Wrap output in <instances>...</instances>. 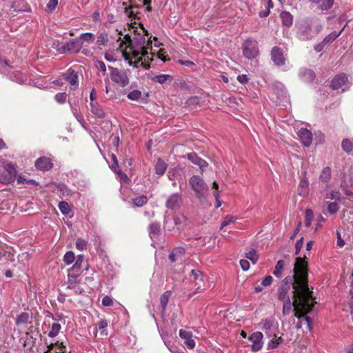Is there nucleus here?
<instances>
[{
  "label": "nucleus",
  "mask_w": 353,
  "mask_h": 353,
  "mask_svg": "<svg viewBox=\"0 0 353 353\" xmlns=\"http://www.w3.org/2000/svg\"><path fill=\"white\" fill-rule=\"evenodd\" d=\"M141 97V92L139 90H134L128 94V98L132 101H137Z\"/></svg>",
  "instance_id": "obj_49"
},
{
  "label": "nucleus",
  "mask_w": 353,
  "mask_h": 353,
  "mask_svg": "<svg viewBox=\"0 0 353 353\" xmlns=\"http://www.w3.org/2000/svg\"><path fill=\"white\" fill-rule=\"evenodd\" d=\"M181 199V195L179 193L172 194L167 200L166 207L171 210L179 208Z\"/></svg>",
  "instance_id": "obj_19"
},
{
  "label": "nucleus",
  "mask_w": 353,
  "mask_h": 353,
  "mask_svg": "<svg viewBox=\"0 0 353 353\" xmlns=\"http://www.w3.org/2000/svg\"><path fill=\"white\" fill-rule=\"evenodd\" d=\"M167 169V164L161 159H158L154 170L155 173L159 176H162Z\"/></svg>",
  "instance_id": "obj_33"
},
{
  "label": "nucleus",
  "mask_w": 353,
  "mask_h": 353,
  "mask_svg": "<svg viewBox=\"0 0 353 353\" xmlns=\"http://www.w3.org/2000/svg\"><path fill=\"white\" fill-rule=\"evenodd\" d=\"M110 79L114 83L121 87H125L129 83V78L125 71H121L117 68L108 66Z\"/></svg>",
  "instance_id": "obj_4"
},
{
  "label": "nucleus",
  "mask_w": 353,
  "mask_h": 353,
  "mask_svg": "<svg viewBox=\"0 0 353 353\" xmlns=\"http://www.w3.org/2000/svg\"><path fill=\"white\" fill-rule=\"evenodd\" d=\"M61 327L59 323H53L48 333V336L51 338L57 336L60 332Z\"/></svg>",
  "instance_id": "obj_44"
},
{
  "label": "nucleus",
  "mask_w": 353,
  "mask_h": 353,
  "mask_svg": "<svg viewBox=\"0 0 353 353\" xmlns=\"http://www.w3.org/2000/svg\"><path fill=\"white\" fill-rule=\"evenodd\" d=\"M299 77L303 81L310 82L314 79L315 74L310 69L303 68L300 70Z\"/></svg>",
  "instance_id": "obj_24"
},
{
  "label": "nucleus",
  "mask_w": 353,
  "mask_h": 353,
  "mask_svg": "<svg viewBox=\"0 0 353 353\" xmlns=\"http://www.w3.org/2000/svg\"><path fill=\"white\" fill-rule=\"evenodd\" d=\"M305 258L297 257L293 269V275L286 276L281 282L278 288V299L281 301L290 300L289 292L292 288L293 307L294 316L299 319H302L312 330V320L305 315L313 307L312 292L308 287L307 263Z\"/></svg>",
  "instance_id": "obj_1"
},
{
  "label": "nucleus",
  "mask_w": 353,
  "mask_h": 353,
  "mask_svg": "<svg viewBox=\"0 0 353 353\" xmlns=\"http://www.w3.org/2000/svg\"><path fill=\"white\" fill-rule=\"evenodd\" d=\"M305 225L306 227L308 228L310 226L312 221L313 219V216H314L313 212L310 209H307L305 212Z\"/></svg>",
  "instance_id": "obj_50"
},
{
  "label": "nucleus",
  "mask_w": 353,
  "mask_h": 353,
  "mask_svg": "<svg viewBox=\"0 0 353 353\" xmlns=\"http://www.w3.org/2000/svg\"><path fill=\"white\" fill-rule=\"evenodd\" d=\"M172 79L173 78L171 75L167 74H159V75L155 76L153 78V80L155 82H158L160 84H163L167 82L170 83L172 81Z\"/></svg>",
  "instance_id": "obj_35"
},
{
  "label": "nucleus",
  "mask_w": 353,
  "mask_h": 353,
  "mask_svg": "<svg viewBox=\"0 0 353 353\" xmlns=\"http://www.w3.org/2000/svg\"><path fill=\"white\" fill-rule=\"evenodd\" d=\"M59 208L63 214H68L70 212V205L66 201L59 202Z\"/></svg>",
  "instance_id": "obj_51"
},
{
  "label": "nucleus",
  "mask_w": 353,
  "mask_h": 353,
  "mask_svg": "<svg viewBox=\"0 0 353 353\" xmlns=\"http://www.w3.org/2000/svg\"><path fill=\"white\" fill-rule=\"evenodd\" d=\"M171 295L170 291L165 292L160 298V303L162 306L163 310L165 309V307L169 301L170 297Z\"/></svg>",
  "instance_id": "obj_42"
},
{
  "label": "nucleus",
  "mask_w": 353,
  "mask_h": 353,
  "mask_svg": "<svg viewBox=\"0 0 353 353\" xmlns=\"http://www.w3.org/2000/svg\"><path fill=\"white\" fill-rule=\"evenodd\" d=\"M115 173H117L120 176L121 180L123 181L127 182L129 180L128 176L124 172H123L121 169L115 170Z\"/></svg>",
  "instance_id": "obj_63"
},
{
  "label": "nucleus",
  "mask_w": 353,
  "mask_h": 353,
  "mask_svg": "<svg viewBox=\"0 0 353 353\" xmlns=\"http://www.w3.org/2000/svg\"><path fill=\"white\" fill-rule=\"evenodd\" d=\"M107 327H108V323H107L106 320H101L97 323V329L101 331V334L103 336L108 335V332L106 330Z\"/></svg>",
  "instance_id": "obj_47"
},
{
  "label": "nucleus",
  "mask_w": 353,
  "mask_h": 353,
  "mask_svg": "<svg viewBox=\"0 0 353 353\" xmlns=\"http://www.w3.org/2000/svg\"><path fill=\"white\" fill-rule=\"evenodd\" d=\"M344 28L345 26L338 32L336 31H333L331 33H330L327 36H326L324 38L323 42L325 43L326 45L332 43L341 34V32L344 30Z\"/></svg>",
  "instance_id": "obj_37"
},
{
  "label": "nucleus",
  "mask_w": 353,
  "mask_h": 353,
  "mask_svg": "<svg viewBox=\"0 0 353 353\" xmlns=\"http://www.w3.org/2000/svg\"><path fill=\"white\" fill-rule=\"evenodd\" d=\"M280 16L284 26H290L292 25L293 17L289 12H282Z\"/></svg>",
  "instance_id": "obj_34"
},
{
  "label": "nucleus",
  "mask_w": 353,
  "mask_h": 353,
  "mask_svg": "<svg viewBox=\"0 0 353 353\" xmlns=\"http://www.w3.org/2000/svg\"><path fill=\"white\" fill-rule=\"evenodd\" d=\"M96 68L103 72V73H105L106 72V65L105 64V63L102 61H96Z\"/></svg>",
  "instance_id": "obj_61"
},
{
  "label": "nucleus",
  "mask_w": 353,
  "mask_h": 353,
  "mask_svg": "<svg viewBox=\"0 0 353 353\" xmlns=\"http://www.w3.org/2000/svg\"><path fill=\"white\" fill-rule=\"evenodd\" d=\"M81 46L84 45L85 43L88 44L92 43L94 42L95 39V36L94 34L90 32H86L81 34L79 37H77Z\"/></svg>",
  "instance_id": "obj_30"
},
{
  "label": "nucleus",
  "mask_w": 353,
  "mask_h": 353,
  "mask_svg": "<svg viewBox=\"0 0 353 353\" xmlns=\"http://www.w3.org/2000/svg\"><path fill=\"white\" fill-rule=\"evenodd\" d=\"M87 241L83 239H77L76 241V247L80 250L83 251L87 249Z\"/></svg>",
  "instance_id": "obj_55"
},
{
  "label": "nucleus",
  "mask_w": 353,
  "mask_h": 353,
  "mask_svg": "<svg viewBox=\"0 0 353 353\" xmlns=\"http://www.w3.org/2000/svg\"><path fill=\"white\" fill-rule=\"evenodd\" d=\"M35 167L40 170H49L52 166L53 163L51 160L46 157H41L35 161Z\"/></svg>",
  "instance_id": "obj_16"
},
{
  "label": "nucleus",
  "mask_w": 353,
  "mask_h": 353,
  "mask_svg": "<svg viewBox=\"0 0 353 353\" xmlns=\"http://www.w3.org/2000/svg\"><path fill=\"white\" fill-rule=\"evenodd\" d=\"M312 32V25L308 22H303L299 27L298 33L303 40H308L312 37H307Z\"/></svg>",
  "instance_id": "obj_17"
},
{
  "label": "nucleus",
  "mask_w": 353,
  "mask_h": 353,
  "mask_svg": "<svg viewBox=\"0 0 353 353\" xmlns=\"http://www.w3.org/2000/svg\"><path fill=\"white\" fill-rule=\"evenodd\" d=\"M341 146L346 153L350 154L353 150V142L348 139H344L342 141Z\"/></svg>",
  "instance_id": "obj_39"
},
{
  "label": "nucleus",
  "mask_w": 353,
  "mask_h": 353,
  "mask_svg": "<svg viewBox=\"0 0 353 353\" xmlns=\"http://www.w3.org/2000/svg\"><path fill=\"white\" fill-rule=\"evenodd\" d=\"M325 205H326V212L325 210H323V212L324 213V214H326L327 212L329 213L330 214H334L337 213V212L339 210V206L336 201L326 202Z\"/></svg>",
  "instance_id": "obj_32"
},
{
  "label": "nucleus",
  "mask_w": 353,
  "mask_h": 353,
  "mask_svg": "<svg viewBox=\"0 0 353 353\" xmlns=\"http://www.w3.org/2000/svg\"><path fill=\"white\" fill-rule=\"evenodd\" d=\"M132 201L134 206L142 207L148 202V198L146 196L141 195L133 199Z\"/></svg>",
  "instance_id": "obj_40"
},
{
  "label": "nucleus",
  "mask_w": 353,
  "mask_h": 353,
  "mask_svg": "<svg viewBox=\"0 0 353 353\" xmlns=\"http://www.w3.org/2000/svg\"><path fill=\"white\" fill-rule=\"evenodd\" d=\"M194 164H195L199 167V168L201 169V173L203 172V168L208 165V163H207V161L204 159H202L201 157H199L198 160H196Z\"/></svg>",
  "instance_id": "obj_56"
},
{
  "label": "nucleus",
  "mask_w": 353,
  "mask_h": 353,
  "mask_svg": "<svg viewBox=\"0 0 353 353\" xmlns=\"http://www.w3.org/2000/svg\"><path fill=\"white\" fill-rule=\"evenodd\" d=\"M298 194L302 197H306L309 194V182L306 179H302L298 188Z\"/></svg>",
  "instance_id": "obj_25"
},
{
  "label": "nucleus",
  "mask_w": 353,
  "mask_h": 353,
  "mask_svg": "<svg viewBox=\"0 0 353 353\" xmlns=\"http://www.w3.org/2000/svg\"><path fill=\"white\" fill-rule=\"evenodd\" d=\"M236 219V217L233 216H226L221 224L220 229L221 230L223 227L234 223Z\"/></svg>",
  "instance_id": "obj_54"
},
{
  "label": "nucleus",
  "mask_w": 353,
  "mask_h": 353,
  "mask_svg": "<svg viewBox=\"0 0 353 353\" xmlns=\"http://www.w3.org/2000/svg\"><path fill=\"white\" fill-rule=\"evenodd\" d=\"M272 88L279 98H283L285 96V89L284 85L279 81H274L272 83Z\"/></svg>",
  "instance_id": "obj_27"
},
{
  "label": "nucleus",
  "mask_w": 353,
  "mask_h": 353,
  "mask_svg": "<svg viewBox=\"0 0 353 353\" xmlns=\"http://www.w3.org/2000/svg\"><path fill=\"white\" fill-rule=\"evenodd\" d=\"M132 59L128 60L130 65H132L134 68L143 67L145 69H149L150 68L149 62L153 60L152 57H150L148 52L145 56L140 55L135 58V61H134Z\"/></svg>",
  "instance_id": "obj_9"
},
{
  "label": "nucleus",
  "mask_w": 353,
  "mask_h": 353,
  "mask_svg": "<svg viewBox=\"0 0 353 353\" xmlns=\"http://www.w3.org/2000/svg\"><path fill=\"white\" fill-rule=\"evenodd\" d=\"M342 190L347 196H350L352 194V192L348 189V184L345 181V180H342L340 185Z\"/></svg>",
  "instance_id": "obj_59"
},
{
  "label": "nucleus",
  "mask_w": 353,
  "mask_h": 353,
  "mask_svg": "<svg viewBox=\"0 0 353 353\" xmlns=\"http://www.w3.org/2000/svg\"><path fill=\"white\" fill-rule=\"evenodd\" d=\"M332 171L330 167H325L323 168L321 173L319 176L321 181L325 183L327 187L330 185L327 184L331 179Z\"/></svg>",
  "instance_id": "obj_31"
},
{
  "label": "nucleus",
  "mask_w": 353,
  "mask_h": 353,
  "mask_svg": "<svg viewBox=\"0 0 353 353\" xmlns=\"http://www.w3.org/2000/svg\"><path fill=\"white\" fill-rule=\"evenodd\" d=\"M102 304L104 306H111L113 305V301L110 296H105L102 299Z\"/></svg>",
  "instance_id": "obj_62"
},
{
  "label": "nucleus",
  "mask_w": 353,
  "mask_h": 353,
  "mask_svg": "<svg viewBox=\"0 0 353 353\" xmlns=\"http://www.w3.org/2000/svg\"><path fill=\"white\" fill-rule=\"evenodd\" d=\"M316 4L317 7L321 10H327L331 8L334 4V0H310Z\"/></svg>",
  "instance_id": "obj_28"
},
{
  "label": "nucleus",
  "mask_w": 353,
  "mask_h": 353,
  "mask_svg": "<svg viewBox=\"0 0 353 353\" xmlns=\"http://www.w3.org/2000/svg\"><path fill=\"white\" fill-rule=\"evenodd\" d=\"M79 276L73 274V273L68 274V288L72 290L76 294H81L84 290L79 285Z\"/></svg>",
  "instance_id": "obj_11"
},
{
  "label": "nucleus",
  "mask_w": 353,
  "mask_h": 353,
  "mask_svg": "<svg viewBox=\"0 0 353 353\" xmlns=\"http://www.w3.org/2000/svg\"><path fill=\"white\" fill-rule=\"evenodd\" d=\"M297 134L303 144L305 147H309L311 145L312 141V134L309 130L301 128L298 131Z\"/></svg>",
  "instance_id": "obj_15"
},
{
  "label": "nucleus",
  "mask_w": 353,
  "mask_h": 353,
  "mask_svg": "<svg viewBox=\"0 0 353 353\" xmlns=\"http://www.w3.org/2000/svg\"><path fill=\"white\" fill-rule=\"evenodd\" d=\"M283 302V310L282 313L283 315L289 314L292 310V306H293V301L292 302L291 300L286 301H282Z\"/></svg>",
  "instance_id": "obj_48"
},
{
  "label": "nucleus",
  "mask_w": 353,
  "mask_h": 353,
  "mask_svg": "<svg viewBox=\"0 0 353 353\" xmlns=\"http://www.w3.org/2000/svg\"><path fill=\"white\" fill-rule=\"evenodd\" d=\"M325 198L331 200L335 199L339 201L341 200L340 192L339 190H332L330 194L326 195Z\"/></svg>",
  "instance_id": "obj_53"
},
{
  "label": "nucleus",
  "mask_w": 353,
  "mask_h": 353,
  "mask_svg": "<svg viewBox=\"0 0 353 353\" xmlns=\"http://www.w3.org/2000/svg\"><path fill=\"white\" fill-rule=\"evenodd\" d=\"M284 261L283 260H279L277 261L274 270L273 271V274L277 277L281 278L282 275V272L284 268Z\"/></svg>",
  "instance_id": "obj_38"
},
{
  "label": "nucleus",
  "mask_w": 353,
  "mask_h": 353,
  "mask_svg": "<svg viewBox=\"0 0 353 353\" xmlns=\"http://www.w3.org/2000/svg\"><path fill=\"white\" fill-rule=\"evenodd\" d=\"M260 327L268 337L275 336L279 332V323L273 318L262 320L260 323Z\"/></svg>",
  "instance_id": "obj_5"
},
{
  "label": "nucleus",
  "mask_w": 353,
  "mask_h": 353,
  "mask_svg": "<svg viewBox=\"0 0 353 353\" xmlns=\"http://www.w3.org/2000/svg\"><path fill=\"white\" fill-rule=\"evenodd\" d=\"M272 60L277 65H283L285 63V59L283 52L279 47H274L271 52Z\"/></svg>",
  "instance_id": "obj_12"
},
{
  "label": "nucleus",
  "mask_w": 353,
  "mask_h": 353,
  "mask_svg": "<svg viewBox=\"0 0 353 353\" xmlns=\"http://www.w3.org/2000/svg\"><path fill=\"white\" fill-rule=\"evenodd\" d=\"M56 187L58 190V191L63 196H70L71 192L68 189V188L63 183H58L56 185Z\"/></svg>",
  "instance_id": "obj_45"
},
{
  "label": "nucleus",
  "mask_w": 353,
  "mask_h": 353,
  "mask_svg": "<svg viewBox=\"0 0 353 353\" xmlns=\"http://www.w3.org/2000/svg\"><path fill=\"white\" fill-rule=\"evenodd\" d=\"M351 83L348 81V77L344 73L336 75L331 81V87L334 90L342 89V92L345 90L346 88L350 87Z\"/></svg>",
  "instance_id": "obj_8"
},
{
  "label": "nucleus",
  "mask_w": 353,
  "mask_h": 353,
  "mask_svg": "<svg viewBox=\"0 0 353 353\" xmlns=\"http://www.w3.org/2000/svg\"><path fill=\"white\" fill-rule=\"evenodd\" d=\"M304 239L303 237L299 239L295 244V254L298 255L303 248Z\"/></svg>",
  "instance_id": "obj_60"
},
{
  "label": "nucleus",
  "mask_w": 353,
  "mask_h": 353,
  "mask_svg": "<svg viewBox=\"0 0 353 353\" xmlns=\"http://www.w3.org/2000/svg\"><path fill=\"white\" fill-rule=\"evenodd\" d=\"M55 100L60 103H63L66 101L67 94L65 92H60L55 95Z\"/></svg>",
  "instance_id": "obj_58"
},
{
  "label": "nucleus",
  "mask_w": 353,
  "mask_h": 353,
  "mask_svg": "<svg viewBox=\"0 0 353 353\" xmlns=\"http://www.w3.org/2000/svg\"><path fill=\"white\" fill-rule=\"evenodd\" d=\"M245 256L248 259L250 260L253 263H255L259 259V256L255 250H252L248 252L245 253Z\"/></svg>",
  "instance_id": "obj_52"
},
{
  "label": "nucleus",
  "mask_w": 353,
  "mask_h": 353,
  "mask_svg": "<svg viewBox=\"0 0 353 353\" xmlns=\"http://www.w3.org/2000/svg\"><path fill=\"white\" fill-rule=\"evenodd\" d=\"M272 280L273 279L272 276H267L262 281L261 285L265 287L269 286L271 285Z\"/></svg>",
  "instance_id": "obj_64"
},
{
  "label": "nucleus",
  "mask_w": 353,
  "mask_h": 353,
  "mask_svg": "<svg viewBox=\"0 0 353 353\" xmlns=\"http://www.w3.org/2000/svg\"><path fill=\"white\" fill-rule=\"evenodd\" d=\"M179 334L189 349H193L195 347V341L192 339L193 335L191 332L181 329Z\"/></svg>",
  "instance_id": "obj_13"
},
{
  "label": "nucleus",
  "mask_w": 353,
  "mask_h": 353,
  "mask_svg": "<svg viewBox=\"0 0 353 353\" xmlns=\"http://www.w3.org/2000/svg\"><path fill=\"white\" fill-rule=\"evenodd\" d=\"M57 5H58V0H49L46 5L48 11H49V12L54 11L55 10L56 7L57 6Z\"/></svg>",
  "instance_id": "obj_57"
},
{
  "label": "nucleus",
  "mask_w": 353,
  "mask_h": 353,
  "mask_svg": "<svg viewBox=\"0 0 353 353\" xmlns=\"http://www.w3.org/2000/svg\"><path fill=\"white\" fill-rule=\"evenodd\" d=\"M65 346L63 343H50L47 345V349L43 352L44 353H65L64 349Z\"/></svg>",
  "instance_id": "obj_23"
},
{
  "label": "nucleus",
  "mask_w": 353,
  "mask_h": 353,
  "mask_svg": "<svg viewBox=\"0 0 353 353\" xmlns=\"http://www.w3.org/2000/svg\"><path fill=\"white\" fill-rule=\"evenodd\" d=\"M64 79L71 85L77 87L79 85L78 72L74 68H69L63 74Z\"/></svg>",
  "instance_id": "obj_14"
},
{
  "label": "nucleus",
  "mask_w": 353,
  "mask_h": 353,
  "mask_svg": "<svg viewBox=\"0 0 353 353\" xmlns=\"http://www.w3.org/2000/svg\"><path fill=\"white\" fill-rule=\"evenodd\" d=\"M142 33L134 34V36L130 39L129 52H123V57L125 60L135 59L140 55H147V50L152 48V41L148 39L146 41L145 32L144 28H141Z\"/></svg>",
  "instance_id": "obj_2"
},
{
  "label": "nucleus",
  "mask_w": 353,
  "mask_h": 353,
  "mask_svg": "<svg viewBox=\"0 0 353 353\" xmlns=\"http://www.w3.org/2000/svg\"><path fill=\"white\" fill-rule=\"evenodd\" d=\"M76 259L77 257H75L74 253L72 251L67 252L63 256V261L67 265L72 263Z\"/></svg>",
  "instance_id": "obj_43"
},
{
  "label": "nucleus",
  "mask_w": 353,
  "mask_h": 353,
  "mask_svg": "<svg viewBox=\"0 0 353 353\" xmlns=\"http://www.w3.org/2000/svg\"><path fill=\"white\" fill-rule=\"evenodd\" d=\"M84 261V256L80 254L77 256V259L74 261V265L68 270V273H73V274H77V276H80L81 272V269L83 266V263Z\"/></svg>",
  "instance_id": "obj_20"
},
{
  "label": "nucleus",
  "mask_w": 353,
  "mask_h": 353,
  "mask_svg": "<svg viewBox=\"0 0 353 353\" xmlns=\"http://www.w3.org/2000/svg\"><path fill=\"white\" fill-rule=\"evenodd\" d=\"M191 274L194 277V282L196 290H202L204 287L203 285V276L201 272L199 270H192Z\"/></svg>",
  "instance_id": "obj_21"
},
{
  "label": "nucleus",
  "mask_w": 353,
  "mask_h": 353,
  "mask_svg": "<svg viewBox=\"0 0 353 353\" xmlns=\"http://www.w3.org/2000/svg\"><path fill=\"white\" fill-rule=\"evenodd\" d=\"M189 184L194 191L196 196L201 201H204L207 199L209 187L205 181L199 175H193L189 179Z\"/></svg>",
  "instance_id": "obj_3"
},
{
  "label": "nucleus",
  "mask_w": 353,
  "mask_h": 353,
  "mask_svg": "<svg viewBox=\"0 0 353 353\" xmlns=\"http://www.w3.org/2000/svg\"><path fill=\"white\" fill-rule=\"evenodd\" d=\"M6 172V177L3 183H11L15 180L17 176V170L12 163H7L5 165Z\"/></svg>",
  "instance_id": "obj_18"
},
{
  "label": "nucleus",
  "mask_w": 353,
  "mask_h": 353,
  "mask_svg": "<svg viewBox=\"0 0 353 353\" xmlns=\"http://www.w3.org/2000/svg\"><path fill=\"white\" fill-rule=\"evenodd\" d=\"M272 339L269 341L268 344V349L276 348L279 344L282 343L283 339L281 336L277 337L276 334L272 336Z\"/></svg>",
  "instance_id": "obj_36"
},
{
  "label": "nucleus",
  "mask_w": 353,
  "mask_h": 353,
  "mask_svg": "<svg viewBox=\"0 0 353 353\" xmlns=\"http://www.w3.org/2000/svg\"><path fill=\"white\" fill-rule=\"evenodd\" d=\"M82 46L78 38L70 40L66 43L62 45L61 48H58V52L60 54H65L66 52L78 53L80 52Z\"/></svg>",
  "instance_id": "obj_7"
},
{
  "label": "nucleus",
  "mask_w": 353,
  "mask_h": 353,
  "mask_svg": "<svg viewBox=\"0 0 353 353\" xmlns=\"http://www.w3.org/2000/svg\"><path fill=\"white\" fill-rule=\"evenodd\" d=\"M312 25V32L307 37H314L318 34L322 30V25L319 22L310 23Z\"/></svg>",
  "instance_id": "obj_46"
},
{
  "label": "nucleus",
  "mask_w": 353,
  "mask_h": 353,
  "mask_svg": "<svg viewBox=\"0 0 353 353\" xmlns=\"http://www.w3.org/2000/svg\"><path fill=\"white\" fill-rule=\"evenodd\" d=\"M90 110L98 118H104L105 117V112L101 108V107L96 102L90 103Z\"/></svg>",
  "instance_id": "obj_29"
},
{
  "label": "nucleus",
  "mask_w": 353,
  "mask_h": 353,
  "mask_svg": "<svg viewBox=\"0 0 353 353\" xmlns=\"http://www.w3.org/2000/svg\"><path fill=\"white\" fill-rule=\"evenodd\" d=\"M243 53L248 59H254L259 53L256 41L246 40L243 45Z\"/></svg>",
  "instance_id": "obj_6"
},
{
  "label": "nucleus",
  "mask_w": 353,
  "mask_h": 353,
  "mask_svg": "<svg viewBox=\"0 0 353 353\" xmlns=\"http://www.w3.org/2000/svg\"><path fill=\"white\" fill-rule=\"evenodd\" d=\"M30 316L27 312H22L19 315H18L16 318L15 323L17 325L21 324L27 323L28 322Z\"/></svg>",
  "instance_id": "obj_41"
},
{
  "label": "nucleus",
  "mask_w": 353,
  "mask_h": 353,
  "mask_svg": "<svg viewBox=\"0 0 353 353\" xmlns=\"http://www.w3.org/2000/svg\"><path fill=\"white\" fill-rule=\"evenodd\" d=\"M161 231V224L159 222H153L149 225V234L152 240L157 239Z\"/></svg>",
  "instance_id": "obj_26"
},
{
  "label": "nucleus",
  "mask_w": 353,
  "mask_h": 353,
  "mask_svg": "<svg viewBox=\"0 0 353 353\" xmlns=\"http://www.w3.org/2000/svg\"><path fill=\"white\" fill-rule=\"evenodd\" d=\"M185 249L182 247L175 248L172 253L169 255V259L172 262H176L178 261H182L183 256L185 254Z\"/></svg>",
  "instance_id": "obj_22"
},
{
  "label": "nucleus",
  "mask_w": 353,
  "mask_h": 353,
  "mask_svg": "<svg viewBox=\"0 0 353 353\" xmlns=\"http://www.w3.org/2000/svg\"><path fill=\"white\" fill-rule=\"evenodd\" d=\"M263 334L261 332H255L248 337V340L252 343V352H258L262 348L263 345Z\"/></svg>",
  "instance_id": "obj_10"
}]
</instances>
